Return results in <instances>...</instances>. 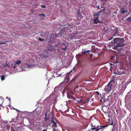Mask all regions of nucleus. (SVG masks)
I'll list each match as a JSON object with an SVG mask.
<instances>
[{
    "label": "nucleus",
    "mask_w": 131,
    "mask_h": 131,
    "mask_svg": "<svg viewBox=\"0 0 131 131\" xmlns=\"http://www.w3.org/2000/svg\"><path fill=\"white\" fill-rule=\"evenodd\" d=\"M114 43H116L115 47L117 48L119 47H123L125 46V40L122 38H116L114 39Z\"/></svg>",
    "instance_id": "1"
},
{
    "label": "nucleus",
    "mask_w": 131,
    "mask_h": 131,
    "mask_svg": "<svg viewBox=\"0 0 131 131\" xmlns=\"http://www.w3.org/2000/svg\"><path fill=\"white\" fill-rule=\"evenodd\" d=\"M53 113L52 112H50L48 115L45 114V120L46 122H50L54 119L53 115Z\"/></svg>",
    "instance_id": "2"
},
{
    "label": "nucleus",
    "mask_w": 131,
    "mask_h": 131,
    "mask_svg": "<svg viewBox=\"0 0 131 131\" xmlns=\"http://www.w3.org/2000/svg\"><path fill=\"white\" fill-rule=\"evenodd\" d=\"M112 86V85L110 83H108V84L106 85L104 88V91L106 92L107 94L110 93L111 91V87Z\"/></svg>",
    "instance_id": "3"
},
{
    "label": "nucleus",
    "mask_w": 131,
    "mask_h": 131,
    "mask_svg": "<svg viewBox=\"0 0 131 131\" xmlns=\"http://www.w3.org/2000/svg\"><path fill=\"white\" fill-rule=\"evenodd\" d=\"M68 47L67 45H66L65 43H63L60 45V47L61 48L64 50H65Z\"/></svg>",
    "instance_id": "4"
},
{
    "label": "nucleus",
    "mask_w": 131,
    "mask_h": 131,
    "mask_svg": "<svg viewBox=\"0 0 131 131\" xmlns=\"http://www.w3.org/2000/svg\"><path fill=\"white\" fill-rule=\"evenodd\" d=\"M69 75H66V77L65 78L64 80V82H63L64 83L66 84L67 83H68L70 80V79L68 77Z\"/></svg>",
    "instance_id": "5"
},
{
    "label": "nucleus",
    "mask_w": 131,
    "mask_h": 131,
    "mask_svg": "<svg viewBox=\"0 0 131 131\" xmlns=\"http://www.w3.org/2000/svg\"><path fill=\"white\" fill-rule=\"evenodd\" d=\"M77 34L76 33H72L70 34L69 36V37L72 39H73L76 38V36Z\"/></svg>",
    "instance_id": "6"
},
{
    "label": "nucleus",
    "mask_w": 131,
    "mask_h": 131,
    "mask_svg": "<svg viewBox=\"0 0 131 131\" xmlns=\"http://www.w3.org/2000/svg\"><path fill=\"white\" fill-rule=\"evenodd\" d=\"M21 63V61L19 60H18L17 61H16V62H15L14 64V66L13 67V68L15 69L16 68V67L17 66V65H19Z\"/></svg>",
    "instance_id": "7"
},
{
    "label": "nucleus",
    "mask_w": 131,
    "mask_h": 131,
    "mask_svg": "<svg viewBox=\"0 0 131 131\" xmlns=\"http://www.w3.org/2000/svg\"><path fill=\"white\" fill-rule=\"evenodd\" d=\"M56 121L55 119H53L51 121V123H52L53 127H57V125Z\"/></svg>",
    "instance_id": "8"
},
{
    "label": "nucleus",
    "mask_w": 131,
    "mask_h": 131,
    "mask_svg": "<svg viewBox=\"0 0 131 131\" xmlns=\"http://www.w3.org/2000/svg\"><path fill=\"white\" fill-rule=\"evenodd\" d=\"M91 126L92 127H93L92 128H91V129L92 130H94L95 129H96L97 127L98 126V125L95 124L93 123H92L91 124Z\"/></svg>",
    "instance_id": "9"
},
{
    "label": "nucleus",
    "mask_w": 131,
    "mask_h": 131,
    "mask_svg": "<svg viewBox=\"0 0 131 131\" xmlns=\"http://www.w3.org/2000/svg\"><path fill=\"white\" fill-rule=\"evenodd\" d=\"M99 17H96L95 18L93 21V23L94 24H97L100 22V20L99 19Z\"/></svg>",
    "instance_id": "10"
},
{
    "label": "nucleus",
    "mask_w": 131,
    "mask_h": 131,
    "mask_svg": "<svg viewBox=\"0 0 131 131\" xmlns=\"http://www.w3.org/2000/svg\"><path fill=\"white\" fill-rule=\"evenodd\" d=\"M66 31L67 30H66L65 27H64V28L61 29L60 31V32L61 34L62 35L64 34V32Z\"/></svg>",
    "instance_id": "11"
},
{
    "label": "nucleus",
    "mask_w": 131,
    "mask_h": 131,
    "mask_svg": "<svg viewBox=\"0 0 131 131\" xmlns=\"http://www.w3.org/2000/svg\"><path fill=\"white\" fill-rule=\"evenodd\" d=\"M3 122H4V127H5V126H6V128L7 129H8L9 128V126L8 125V124H7L8 122L7 121H3Z\"/></svg>",
    "instance_id": "12"
},
{
    "label": "nucleus",
    "mask_w": 131,
    "mask_h": 131,
    "mask_svg": "<svg viewBox=\"0 0 131 131\" xmlns=\"http://www.w3.org/2000/svg\"><path fill=\"white\" fill-rule=\"evenodd\" d=\"M115 79V76H112L111 80L109 82V83L111 84L112 82H113L114 81Z\"/></svg>",
    "instance_id": "13"
},
{
    "label": "nucleus",
    "mask_w": 131,
    "mask_h": 131,
    "mask_svg": "<svg viewBox=\"0 0 131 131\" xmlns=\"http://www.w3.org/2000/svg\"><path fill=\"white\" fill-rule=\"evenodd\" d=\"M124 9V8H122L121 9V14H123L125 13L126 12V10H123Z\"/></svg>",
    "instance_id": "14"
},
{
    "label": "nucleus",
    "mask_w": 131,
    "mask_h": 131,
    "mask_svg": "<svg viewBox=\"0 0 131 131\" xmlns=\"http://www.w3.org/2000/svg\"><path fill=\"white\" fill-rule=\"evenodd\" d=\"M66 30H67V32H71V29H70V27H65Z\"/></svg>",
    "instance_id": "15"
},
{
    "label": "nucleus",
    "mask_w": 131,
    "mask_h": 131,
    "mask_svg": "<svg viewBox=\"0 0 131 131\" xmlns=\"http://www.w3.org/2000/svg\"><path fill=\"white\" fill-rule=\"evenodd\" d=\"M105 10V9H101V10L100 11H99L98 12L99 14H101L102 13H104Z\"/></svg>",
    "instance_id": "16"
},
{
    "label": "nucleus",
    "mask_w": 131,
    "mask_h": 131,
    "mask_svg": "<svg viewBox=\"0 0 131 131\" xmlns=\"http://www.w3.org/2000/svg\"><path fill=\"white\" fill-rule=\"evenodd\" d=\"M100 14L99 13V12H98L97 13L94 14L93 13V16H97V17H99V16H100Z\"/></svg>",
    "instance_id": "17"
},
{
    "label": "nucleus",
    "mask_w": 131,
    "mask_h": 131,
    "mask_svg": "<svg viewBox=\"0 0 131 131\" xmlns=\"http://www.w3.org/2000/svg\"><path fill=\"white\" fill-rule=\"evenodd\" d=\"M108 120L109 121V122H108V124L109 125H113V120L112 121L111 120V121L109 119H108Z\"/></svg>",
    "instance_id": "18"
},
{
    "label": "nucleus",
    "mask_w": 131,
    "mask_h": 131,
    "mask_svg": "<svg viewBox=\"0 0 131 131\" xmlns=\"http://www.w3.org/2000/svg\"><path fill=\"white\" fill-rule=\"evenodd\" d=\"M117 72H118V73H122L121 74H124V72H123L120 69L117 70Z\"/></svg>",
    "instance_id": "19"
},
{
    "label": "nucleus",
    "mask_w": 131,
    "mask_h": 131,
    "mask_svg": "<svg viewBox=\"0 0 131 131\" xmlns=\"http://www.w3.org/2000/svg\"><path fill=\"white\" fill-rule=\"evenodd\" d=\"M5 77L4 75H2V76H1V80H2V81H3V80H4L5 79Z\"/></svg>",
    "instance_id": "20"
},
{
    "label": "nucleus",
    "mask_w": 131,
    "mask_h": 131,
    "mask_svg": "<svg viewBox=\"0 0 131 131\" xmlns=\"http://www.w3.org/2000/svg\"><path fill=\"white\" fill-rule=\"evenodd\" d=\"M113 73L115 74H117L118 75H119L120 74H122V73H118V72H113Z\"/></svg>",
    "instance_id": "21"
},
{
    "label": "nucleus",
    "mask_w": 131,
    "mask_h": 131,
    "mask_svg": "<svg viewBox=\"0 0 131 131\" xmlns=\"http://www.w3.org/2000/svg\"><path fill=\"white\" fill-rule=\"evenodd\" d=\"M96 94L98 96L99 95V97H100L101 96V94L98 91L96 92Z\"/></svg>",
    "instance_id": "22"
},
{
    "label": "nucleus",
    "mask_w": 131,
    "mask_h": 131,
    "mask_svg": "<svg viewBox=\"0 0 131 131\" xmlns=\"http://www.w3.org/2000/svg\"><path fill=\"white\" fill-rule=\"evenodd\" d=\"M126 20L128 21L131 22V18L130 17H128L126 19Z\"/></svg>",
    "instance_id": "23"
},
{
    "label": "nucleus",
    "mask_w": 131,
    "mask_h": 131,
    "mask_svg": "<svg viewBox=\"0 0 131 131\" xmlns=\"http://www.w3.org/2000/svg\"><path fill=\"white\" fill-rule=\"evenodd\" d=\"M41 16H43V17H45V15H44V14H39V17H41Z\"/></svg>",
    "instance_id": "24"
},
{
    "label": "nucleus",
    "mask_w": 131,
    "mask_h": 131,
    "mask_svg": "<svg viewBox=\"0 0 131 131\" xmlns=\"http://www.w3.org/2000/svg\"><path fill=\"white\" fill-rule=\"evenodd\" d=\"M78 17H79L81 19H82L83 18L81 14H79L78 15Z\"/></svg>",
    "instance_id": "25"
},
{
    "label": "nucleus",
    "mask_w": 131,
    "mask_h": 131,
    "mask_svg": "<svg viewBox=\"0 0 131 131\" xmlns=\"http://www.w3.org/2000/svg\"><path fill=\"white\" fill-rule=\"evenodd\" d=\"M38 39L39 40L41 41H44V39H41V38L40 37H39Z\"/></svg>",
    "instance_id": "26"
},
{
    "label": "nucleus",
    "mask_w": 131,
    "mask_h": 131,
    "mask_svg": "<svg viewBox=\"0 0 131 131\" xmlns=\"http://www.w3.org/2000/svg\"><path fill=\"white\" fill-rule=\"evenodd\" d=\"M6 42H7L6 41H4L3 42H0V45L3 44H5L6 43Z\"/></svg>",
    "instance_id": "27"
},
{
    "label": "nucleus",
    "mask_w": 131,
    "mask_h": 131,
    "mask_svg": "<svg viewBox=\"0 0 131 131\" xmlns=\"http://www.w3.org/2000/svg\"><path fill=\"white\" fill-rule=\"evenodd\" d=\"M107 126H108V125H105V126H101L100 127V128H102H102H105V127Z\"/></svg>",
    "instance_id": "28"
},
{
    "label": "nucleus",
    "mask_w": 131,
    "mask_h": 131,
    "mask_svg": "<svg viewBox=\"0 0 131 131\" xmlns=\"http://www.w3.org/2000/svg\"><path fill=\"white\" fill-rule=\"evenodd\" d=\"M87 50L85 51L84 52L82 51L81 53L83 54H86L87 52H86Z\"/></svg>",
    "instance_id": "29"
},
{
    "label": "nucleus",
    "mask_w": 131,
    "mask_h": 131,
    "mask_svg": "<svg viewBox=\"0 0 131 131\" xmlns=\"http://www.w3.org/2000/svg\"><path fill=\"white\" fill-rule=\"evenodd\" d=\"M90 101V99H89V98H88V99L86 100V101H85V103L84 104H85L87 102H89V101Z\"/></svg>",
    "instance_id": "30"
},
{
    "label": "nucleus",
    "mask_w": 131,
    "mask_h": 131,
    "mask_svg": "<svg viewBox=\"0 0 131 131\" xmlns=\"http://www.w3.org/2000/svg\"><path fill=\"white\" fill-rule=\"evenodd\" d=\"M46 7V6L44 5H42L41 6V7L43 8H45Z\"/></svg>",
    "instance_id": "31"
},
{
    "label": "nucleus",
    "mask_w": 131,
    "mask_h": 131,
    "mask_svg": "<svg viewBox=\"0 0 131 131\" xmlns=\"http://www.w3.org/2000/svg\"><path fill=\"white\" fill-rule=\"evenodd\" d=\"M7 63H5V64H3V66L4 67H5L7 66Z\"/></svg>",
    "instance_id": "32"
},
{
    "label": "nucleus",
    "mask_w": 131,
    "mask_h": 131,
    "mask_svg": "<svg viewBox=\"0 0 131 131\" xmlns=\"http://www.w3.org/2000/svg\"><path fill=\"white\" fill-rule=\"evenodd\" d=\"M77 101L78 102H80L81 101V99H80L79 98H78V100Z\"/></svg>",
    "instance_id": "33"
},
{
    "label": "nucleus",
    "mask_w": 131,
    "mask_h": 131,
    "mask_svg": "<svg viewBox=\"0 0 131 131\" xmlns=\"http://www.w3.org/2000/svg\"><path fill=\"white\" fill-rule=\"evenodd\" d=\"M50 112V111L49 110H47L46 111V113H45V114H47L48 113H49Z\"/></svg>",
    "instance_id": "34"
},
{
    "label": "nucleus",
    "mask_w": 131,
    "mask_h": 131,
    "mask_svg": "<svg viewBox=\"0 0 131 131\" xmlns=\"http://www.w3.org/2000/svg\"><path fill=\"white\" fill-rule=\"evenodd\" d=\"M96 7L97 8L98 10H99L100 9V8H99V5L96 6Z\"/></svg>",
    "instance_id": "35"
},
{
    "label": "nucleus",
    "mask_w": 131,
    "mask_h": 131,
    "mask_svg": "<svg viewBox=\"0 0 131 131\" xmlns=\"http://www.w3.org/2000/svg\"><path fill=\"white\" fill-rule=\"evenodd\" d=\"M75 78H73L72 80L71 81H74L75 80Z\"/></svg>",
    "instance_id": "36"
},
{
    "label": "nucleus",
    "mask_w": 131,
    "mask_h": 131,
    "mask_svg": "<svg viewBox=\"0 0 131 131\" xmlns=\"http://www.w3.org/2000/svg\"><path fill=\"white\" fill-rule=\"evenodd\" d=\"M92 50L91 49V50H87L86 52H91V51Z\"/></svg>",
    "instance_id": "37"
},
{
    "label": "nucleus",
    "mask_w": 131,
    "mask_h": 131,
    "mask_svg": "<svg viewBox=\"0 0 131 131\" xmlns=\"http://www.w3.org/2000/svg\"><path fill=\"white\" fill-rule=\"evenodd\" d=\"M93 55V54H91L90 55V57L91 58H92Z\"/></svg>",
    "instance_id": "38"
},
{
    "label": "nucleus",
    "mask_w": 131,
    "mask_h": 131,
    "mask_svg": "<svg viewBox=\"0 0 131 131\" xmlns=\"http://www.w3.org/2000/svg\"><path fill=\"white\" fill-rule=\"evenodd\" d=\"M53 131H57V130H56V129L54 128L53 129Z\"/></svg>",
    "instance_id": "39"
},
{
    "label": "nucleus",
    "mask_w": 131,
    "mask_h": 131,
    "mask_svg": "<svg viewBox=\"0 0 131 131\" xmlns=\"http://www.w3.org/2000/svg\"><path fill=\"white\" fill-rule=\"evenodd\" d=\"M7 67H8V68H10V66H9V65L8 64H7Z\"/></svg>",
    "instance_id": "40"
},
{
    "label": "nucleus",
    "mask_w": 131,
    "mask_h": 131,
    "mask_svg": "<svg viewBox=\"0 0 131 131\" xmlns=\"http://www.w3.org/2000/svg\"><path fill=\"white\" fill-rule=\"evenodd\" d=\"M78 15L79 14H80V11H78Z\"/></svg>",
    "instance_id": "41"
},
{
    "label": "nucleus",
    "mask_w": 131,
    "mask_h": 131,
    "mask_svg": "<svg viewBox=\"0 0 131 131\" xmlns=\"http://www.w3.org/2000/svg\"><path fill=\"white\" fill-rule=\"evenodd\" d=\"M114 58V57H113V56L112 57H111V60H113V58Z\"/></svg>",
    "instance_id": "42"
},
{
    "label": "nucleus",
    "mask_w": 131,
    "mask_h": 131,
    "mask_svg": "<svg viewBox=\"0 0 131 131\" xmlns=\"http://www.w3.org/2000/svg\"><path fill=\"white\" fill-rule=\"evenodd\" d=\"M42 131H46V130H45V129H44L42 130Z\"/></svg>",
    "instance_id": "43"
},
{
    "label": "nucleus",
    "mask_w": 131,
    "mask_h": 131,
    "mask_svg": "<svg viewBox=\"0 0 131 131\" xmlns=\"http://www.w3.org/2000/svg\"><path fill=\"white\" fill-rule=\"evenodd\" d=\"M72 71V70H71L69 73V74Z\"/></svg>",
    "instance_id": "44"
},
{
    "label": "nucleus",
    "mask_w": 131,
    "mask_h": 131,
    "mask_svg": "<svg viewBox=\"0 0 131 131\" xmlns=\"http://www.w3.org/2000/svg\"><path fill=\"white\" fill-rule=\"evenodd\" d=\"M85 131H90V130H85Z\"/></svg>",
    "instance_id": "45"
},
{
    "label": "nucleus",
    "mask_w": 131,
    "mask_h": 131,
    "mask_svg": "<svg viewBox=\"0 0 131 131\" xmlns=\"http://www.w3.org/2000/svg\"><path fill=\"white\" fill-rule=\"evenodd\" d=\"M57 88V87H56L55 88V89H56Z\"/></svg>",
    "instance_id": "46"
},
{
    "label": "nucleus",
    "mask_w": 131,
    "mask_h": 131,
    "mask_svg": "<svg viewBox=\"0 0 131 131\" xmlns=\"http://www.w3.org/2000/svg\"><path fill=\"white\" fill-rule=\"evenodd\" d=\"M16 110H17V111H18V110H17V109H16Z\"/></svg>",
    "instance_id": "47"
},
{
    "label": "nucleus",
    "mask_w": 131,
    "mask_h": 131,
    "mask_svg": "<svg viewBox=\"0 0 131 131\" xmlns=\"http://www.w3.org/2000/svg\"><path fill=\"white\" fill-rule=\"evenodd\" d=\"M116 63H117V62H116Z\"/></svg>",
    "instance_id": "48"
},
{
    "label": "nucleus",
    "mask_w": 131,
    "mask_h": 131,
    "mask_svg": "<svg viewBox=\"0 0 131 131\" xmlns=\"http://www.w3.org/2000/svg\"><path fill=\"white\" fill-rule=\"evenodd\" d=\"M74 70V68L73 69V70Z\"/></svg>",
    "instance_id": "49"
}]
</instances>
